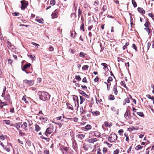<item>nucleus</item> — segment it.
I'll return each instance as SVG.
<instances>
[{"label": "nucleus", "instance_id": "obj_1", "mask_svg": "<svg viewBox=\"0 0 154 154\" xmlns=\"http://www.w3.org/2000/svg\"><path fill=\"white\" fill-rule=\"evenodd\" d=\"M37 94L39 99L44 101L49 100L51 97V95L48 92L44 91H38Z\"/></svg>", "mask_w": 154, "mask_h": 154}, {"label": "nucleus", "instance_id": "obj_2", "mask_svg": "<svg viewBox=\"0 0 154 154\" xmlns=\"http://www.w3.org/2000/svg\"><path fill=\"white\" fill-rule=\"evenodd\" d=\"M117 136L115 134H111L108 138V140L111 143L115 142L117 140Z\"/></svg>", "mask_w": 154, "mask_h": 154}, {"label": "nucleus", "instance_id": "obj_3", "mask_svg": "<svg viewBox=\"0 0 154 154\" xmlns=\"http://www.w3.org/2000/svg\"><path fill=\"white\" fill-rule=\"evenodd\" d=\"M23 83L30 86L32 85L34 83V82L32 80H28L25 79L23 81Z\"/></svg>", "mask_w": 154, "mask_h": 154}, {"label": "nucleus", "instance_id": "obj_4", "mask_svg": "<svg viewBox=\"0 0 154 154\" xmlns=\"http://www.w3.org/2000/svg\"><path fill=\"white\" fill-rule=\"evenodd\" d=\"M21 3L22 4L21 9L22 10H24L27 7V6L28 5V3L27 2H26L24 0L21 1Z\"/></svg>", "mask_w": 154, "mask_h": 154}, {"label": "nucleus", "instance_id": "obj_5", "mask_svg": "<svg viewBox=\"0 0 154 154\" xmlns=\"http://www.w3.org/2000/svg\"><path fill=\"white\" fill-rule=\"evenodd\" d=\"M124 117L127 119H129L131 118V116L130 114V111L127 110L124 114Z\"/></svg>", "mask_w": 154, "mask_h": 154}, {"label": "nucleus", "instance_id": "obj_6", "mask_svg": "<svg viewBox=\"0 0 154 154\" xmlns=\"http://www.w3.org/2000/svg\"><path fill=\"white\" fill-rule=\"evenodd\" d=\"M53 131V130L50 128H48L45 131V134L46 136H48L47 134H51Z\"/></svg>", "mask_w": 154, "mask_h": 154}, {"label": "nucleus", "instance_id": "obj_7", "mask_svg": "<svg viewBox=\"0 0 154 154\" xmlns=\"http://www.w3.org/2000/svg\"><path fill=\"white\" fill-rule=\"evenodd\" d=\"M85 137V135L83 134H78L76 136V137L78 139V140H81L83 139Z\"/></svg>", "mask_w": 154, "mask_h": 154}, {"label": "nucleus", "instance_id": "obj_8", "mask_svg": "<svg viewBox=\"0 0 154 154\" xmlns=\"http://www.w3.org/2000/svg\"><path fill=\"white\" fill-rule=\"evenodd\" d=\"M12 126L15 127L17 130H19L20 128L22 127L23 125L20 124V123H16L13 124Z\"/></svg>", "mask_w": 154, "mask_h": 154}, {"label": "nucleus", "instance_id": "obj_9", "mask_svg": "<svg viewBox=\"0 0 154 154\" xmlns=\"http://www.w3.org/2000/svg\"><path fill=\"white\" fill-rule=\"evenodd\" d=\"M111 110L113 111L116 114H119V109H116L114 106H112L111 108Z\"/></svg>", "mask_w": 154, "mask_h": 154}, {"label": "nucleus", "instance_id": "obj_10", "mask_svg": "<svg viewBox=\"0 0 154 154\" xmlns=\"http://www.w3.org/2000/svg\"><path fill=\"white\" fill-rule=\"evenodd\" d=\"M31 64L30 63H27L24 65L23 67L22 68L23 71H24V70L26 69L27 68L31 66Z\"/></svg>", "mask_w": 154, "mask_h": 154}, {"label": "nucleus", "instance_id": "obj_11", "mask_svg": "<svg viewBox=\"0 0 154 154\" xmlns=\"http://www.w3.org/2000/svg\"><path fill=\"white\" fill-rule=\"evenodd\" d=\"M97 141V139L96 138H92L88 140V142L89 143H93L94 142Z\"/></svg>", "mask_w": 154, "mask_h": 154}, {"label": "nucleus", "instance_id": "obj_12", "mask_svg": "<svg viewBox=\"0 0 154 154\" xmlns=\"http://www.w3.org/2000/svg\"><path fill=\"white\" fill-rule=\"evenodd\" d=\"M80 112L81 114H85L87 112L86 110L84 109L83 107H81L80 108Z\"/></svg>", "mask_w": 154, "mask_h": 154}, {"label": "nucleus", "instance_id": "obj_13", "mask_svg": "<svg viewBox=\"0 0 154 154\" xmlns=\"http://www.w3.org/2000/svg\"><path fill=\"white\" fill-rule=\"evenodd\" d=\"M113 91L114 94L116 95H117L118 94V91L117 89L116 85H114L113 88Z\"/></svg>", "mask_w": 154, "mask_h": 154}, {"label": "nucleus", "instance_id": "obj_14", "mask_svg": "<svg viewBox=\"0 0 154 154\" xmlns=\"http://www.w3.org/2000/svg\"><path fill=\"white\" fill-rule=\"evenodd\" d=\"M35 20L38 23L42 24L43 23V19L42 18H36L35 19Z\"/></svg>", "mask_w": 154, "mask_h": 154}, {"label": "nucleus", "instance_id": "obj_15", "mask_svg": "<svg viewBox=\"0 0 154 154\" xmlns=\"http://www.w3.org/2000/svg\"><path fill=\"white\" fill-rule=\"evenodd\" d=\"M66 105L68 109H71L73 110V108L72 106L69 103H66Z\"/></svg>", "mask_w": 154, "mask_h": 154}, {"label": "nucleus", "instance_id": "obj_16", "mask_svg": "<svg viewBox=\"0 0 154 154\" xmlns=\"http://www.w3.org/2000/svg\"><path fill=\"white\" fill-rule=\"evenodd\" d=\"M92 114L93 116H97L100 115V112L97 111H94L92 112Z\"/></svg>", "mask_w": 154, "mask_h": 154}, {"label": "nucleus", "instance_id": "obj_17", "mask_svg": "<svg viewBox=\"0 0 154 154\" xmlns=\"http://www.w3.org/2000/svg\"><path fill=\"white\" fill-rule=\"evenodd\" d=\"M138 128L137 127H135L133 126H131L128 128V130L130 131H131L134 130H137Z\"/></svg>", "mask_w": 154, "mask_h": 154}, {"label": "nucleus", "instance_id": "obj_18", "mask_svg": "<svg viewBox=\"0 0 154 154\" xmlns=\"http://www.w3.org/2000/svg\"><path fill=\"white\" fill-rule=\"evenodd\" d=\"M137 10L140 13L143 14H144L145 13V11L142 8H141L139 7L137 9Z\"/></svg>", "mask_w": 154, "mask_h": 154}, {"label": "nucleus", "instance_id": "obj_19", "mask_svg": "<svg viewBox=\"0 0 154 154\" xmlns=\"http://www.w3.org/2000/svg\"><path fill=\"white\" fill-rule=\"evenodd\" d=\"M39 119L41 121H42L43 122H45L46 121H47V118L46 117H40L39 118Z\"/></svg>", "mask_w": 154, "mask_h": 154}, {"label": "nucleus", "instance_id": "obj_20", "mask_svg": "<svg viewBox=\"0 0 154 154\" xmlns=\"http://www.w3.org/2000/svg\"><path fill=\"white\" fill-rule=\"evenodd\" d=\"M121 85L122 86H123L125 88L127 89H128V88L126 85L124 81H121Z\"/></svg>", "mask_w": 154, "mask_h": 154}, {"label": "nucleus", "instance_id": "obj_21", "mask_svg": "<svg viewBox=\"0 0 154 154\" xmlns=\"http://www.w3.org/2000/svg\"><path fill=\"white\" fill-rule=\"evenodd\" d=\"M84 128L85 129L88 130L91 128V126L90 125H87L86 126L84 127Z\"/></svg>", "mask_w": 154, "mask_h": 154}, {"label": "nucleus", "instance_id": "obj_22", "mask_svg": "<svg viewBox=\"0 0 154 154\" xmlns=\"http://www.w3.org/2000/svg\"><path fill=\"white\" fill-rule=\"evenodd\" d=\"M67 119H69L71 121H73L74 122H77L78 121V118L76 117H75L74 118H68Z\"/></svg>", "mask_w": 154, "mask_h": 154}, {"label": "nucleus", "instance_id": "obj_23", "mask_svg": "<svg viewBox=\"0 0 154 154\" xmlns=\"http://www.w3.org/2000/svg\"><path fill=\"white\" fill-rule=\"evenodd\" d=\"M41 128L39 125H35V131L37 132L40 130Z\"/></svg>", "mask_w": 154, "mask_h": 154}, {"label": "nucleus", "instance_id": "obj_24", "mask_svg": "<svg viewBox=\"0 0 154 154\" xmlns=\"http://www.w3.org/2000/svg\"><path fill=\"white\" fill-rule=\"evenodd\" d=\"M5 99L9 102L10 100V96L9 94L7 95L5 97Z\"/></svg>", "mask_w": 154, "mask_h": 154}, {"label": "nucleus", "instance_id": "obj_25", "mask_svg": "<svg viewBox=\"0 0 154 154\" xmlns=\"http://www.w3.org/2000/svg\"><path fill=\"white\" fill-rule=\"evenodd\" d=\"M80 104H82L83 102H84V101L85 100V98H84V97L82 96H80Z\"/></svg>", "mask_w": 154, "mask_h": 154}, {"label": "nucleus", "instance_id": "obj_26", "mask_svg": "<svg viewBox=\"0 0 154 154\" xmlns=\"http://www.w3.org/2000/svg\"><path fill=\"white\" fill-rule=\"evenodd\" d=\"M109 99L110 100H113L115 99V97L114 96L112 95H110L108 97Z\"/></svg>", "mask_w": 154, "mask_h": 154}, {"label": "nucleus", "instance_id": "obj_27", "mask_svg": "<svg viewBox=\"0 0 154 154\" xmlns=\"http://www.w3.org/2000/svg\"><path fill=\"white\" fill-rule=\"evenodd\" d=\"M143 146H141L140 145H138L136 147L135 149L137 150H139V149L143 148Z\"/></svg>", "mask_w": 154, "mask_h": 154}, {"label": "nucleus", "instance_id": "obj_28", "mask_svg": "<svg viewBox=\"0 0 154 154\" xmlns=\"http://www.w3.org/2000/svg\"><path fill=\"white\" fill-rule=\"evenodd\" d=\"M150 24V23H149L148 21H146L145 24H144V26L145 28L149 27V25Z\"/></svg>", "mask_w": 154, "mask_h": 154}, {"label": "nucleus", "instance_id": "obj_29", "mask_svg": "<svg viewBox=\"0 0 154 154\" xmlns=\"http://www.w3.org/2000/svg\"><path fill=\"white\" fill-rule=\"evenodd\" d=\"M80 29L82 30L83 32L85 31V29L84 28V24L83 22H82L80 26Z\"/></svg>", "mask_w": 154, "mask_h": 154}, {"label": "nucleus", "instance_id": "obj_30", "mask_svg": "<svg viewBox=\"0 0 154 154\" xmlns=\"http://www.w3.org/2000/svg\"><path fill=\"white\" fill-rule=\"evenodd\" d=\"M28 123L26 122H24L23 123V125L24 126V127H23L24 129H25L26 130H27V129L26 128L27 126Z\"/></svg>", "mask_w": 154, "mask_h": 154}, {"label": "nucleus", "instance_id": "obj_31", "mask_svg": "<svg viewBox=\"0 0 154 154\" xmlns=\"http://www.w3.org/2000/svg\"><path fill=\"white\" fill-rule=\"evenodd\" d=\"M132 4L134 8L136 7L137 6V4L136 2H135V1L134 0H132Z\"/></svg>", "mask_w": 154, "mask_h": 154}, {"label": "nucleus", "instance_id": "obj_32", "mask_svg": "<svg viewBox=\"0 0 154 154\" xmlns=\"http://www.w3.org/2000/svg\"><path fill=\"white\" fill-rule=\"evenodd\" d=\"M52 17H54V18H56L57 17V13L56 12H55V11L51 14Z\"/></svg>", "mask_w": 154, "mask_h": 154}, {"label": "nucleus", "instance_id": "obj_33", "mask_svg": "<svg viewBox=\"0 0 154 154\" xmlns=\"http://www.w3.org/2000/svg\"><path fill=\"white\" fill-rule=\"evenodd\" d=\"M94 136L97 137H100V134L98 132H95L94 134Z\"/></svg>", "mask_w": 154, "mask_h": 154}, {"label": "nucleus", "instance_id": "obj_34", "mask_svg": "<svg viewBox=\"0 0 154 154\" xmlns=\"http://www.w3.org/2000/svg\"><path fill=\"white\" fill-rule=\"evenodd\" d=\"M26 95L24 96L22 98V100L24 101L25 103H28V101L26 100Z\"/></svg>", "mask_w": 154, "mask_h": 154}, {"label": "nucleus", "instance_id": "obj_35", "mask_svg": "<svg viewBox=\"0 0 154 154\" xmlns=\"http://www.w3.org/2000/svg\"><path fill=\"white\" fill-rule=\"evenodd\" d=\"M10 50H11L12 51L14 52L15 50V48H14V47L13 45H12L10 48H8Z\"/></svg>", "mask_w": 154, "mask_h": 154}, {"label": "nucleus", "instance_id": "obj_36", "mask_svg": "<svg viewBox=\"0 0 154 154\" xmlns=\"http://www.w3.org/2000/svg\"><path fill=\"white\" fill-rule=\"evenodd\" d=\"M85 55L86 54H85L84 52H81L79 53V56L81 57H84Z\"/></svg>", "mask_w": 154, "mask_h": 154}, {"label": "nucleus", "instance_id": "obj_37", "mask_svg": "<svg viewBox=\"0 0 154 154\" xmlns=\"http://www.w3.org/2000/svg\"><path fill=\"white\" fill-rule=\"evenodd\" d=\"M137 115H139V116H141V117H143L144 116V114L143 112H137Z\"/></svg>", "mask_w": 154, "mask_h": 154}, {"label": "nucleus", "instance_id": "obj_38", "mask_svg": "<svg viewBox=\"0 0 154 154\" xmlns=\"http://www.w3.org/2000/svg\"><path fill=\"white\" fill-rule=\"evenodd\" d=\"M55 1L54 0H51L50 4L52 5H54L55 4Z\"/></svg>", "mask_w": 154, "mask_h": 154}, {"label": "nucleus", "instance_id": "obj_39", "mask_svg": "<svg viewBox=\"0 0 154 154\" xmlns=\"http://www.w3.org/2000/svg\"><path fill=\"white\" fill-rule=\"evenodd\" d=\"M82 13L81 11L80 10V8H79L78 10V17L79 18L80 17L81 14Z\"/></svg>", "mask_w": 154, "mask_h": 154}, {"label": "nucleus", "instance_id": "obj_40", "mask_svg": "<svg viewBox=\"0 0 154 154\" xmlns=\"http://www.w3.org/2000/svg\"><path fill=\"white\" fill-rule=\"evenodd\" d=\"M89 67V66L88 65H85L83 66L82 67V69L84 70L87 69Z\"/></svg>", "mask_w": 154, "mask_h": 154}, {"label": "nucleus", "instance_id": "obj_41", "mask_svg": "<svg viewBox=\"0 0 154 154\" xmlns=\"http://www.w3.org/2000/svg\"><path fill=\"white\" fill-rule=\"evenodd\" d=\"M73 99L74 101H77V103H78V99L77 96L74 95L73 96Z\"/></svg>", "mask_w": 154, "mask_h": 154}, {"label": "nucleus", "instance_id": "obj_42", "mask_svg": "<svg viewBox=\"0 0 154 154\" xmlns=\"http://www.w3.org/2000/svg\"><path fill=\"white\" fill-rule=\"evenodd\" d=\"M6 137V136H4L3 134H2L0 136V138L2 140H4Z\"/></svg>", "mask_w": 154, "mask_h": 154}, {"label": "nucleus", "instance_id": "obj_43", "mask_svg": "<svg viewBox=\"0 0 154 154\" xmlns=\"http://www.w3.org/2000/svg\"><path fill=\"white\" fill-rule=\"evenodd\" d=\"M119 152V149H117L114 151L113 154H118Z\"/></svg>", "mask_w": 154, "mask_h": 154}, {"label": "nucleus", "instance_id": "obj_44", "mask_svg": "<svg viewBox=\"0 0 154 154\" xmlns=\"http://www.w3.org/2000/svg\"><path fill=\"white\" fill-rule=\"evenodd\" d=\"M148 15L149 17H151L152 19H154V16L152 13H149L148 14Z\"/></svg>", "mask_w": 154, "mask_h": 154}, {"label": "nucleus", "instance_id": "obj_45", "mask_svg": "<svg viewBox=\"0 0 154 154\" xmlns=\"http://www.w3.org/2000/svg\"><path fill=\"white\" fill-rule=\"evenodd\" d=\"M75 79L78 81H80L81 79L79 75H76L75 76Z\"/></svg>", "mask_w": 154, "mask_h": 154}, {"label": "nucleus", "instance_id": "obj_46", "mask_svg": "<svg viewBox=\"0 0 154 154\" xmlns=\"http://www.w3.org/2000/svg\"><path fill=\"white\" fill-rule=\"evenodd\" d=\"M76 33L75 31H72V32L71 34V37H72L73 38L75 36V35H75Z\"/></svg>", "mask_w": 154, "mask_h": 154}, {"label": "nucleus", "instance_id": "obj_47", "mask_svg": "<svg viewBox=\"0 0 154 154\" xmlns=\"http://www.w3.org/2000/svg\"><path fill=\"white\" fill-rule=\"evenodd\" d=\"M4 122L8 125H9L10 123V121L8 120H4Z\"/></svg>", "mask_w": 154, "mask_h": 154}, {"label": "nucleus", "instance_id": "obj_48", "mask_svg": "<svg viewBox=\"0 0 154 154\" xmlns=\"http://www.w3.org/2000/svg\"><path fill=\"white\" fill-rule=\"evenodd\" d=\"M107 148H106V147H104L103 148V153L104 154H105L107 152Z\"/></svg>", "mask_w": 154, "mask_h": 154}, {"label": "nucleus", "instance_id": "obj_49", "mask_svg": "<svg viewBox=\"0 0 154 154\" xmlns=\"http://www.w3.org/2000/svg\"><path fill=\"white\" fill-rule=\"evenodd\" d=\"M112 78L111 77H109L107 79V81L109 83L110 82L112 81Z\"/></svg>", "mask_w": 154, "mask_h": 154}, {"label": "nucleus", "instance_id": "obj_50", "mask_svg": "<svg viewBox=\"0 0 154 154\" xmlns=\"http://www.w3.org/2000/svg\"><path fill=\"white\" fill-rule=\"evenodd\" d=\"M69 51L71 53L74 54L75 51V50L70 48L69 50Z\"/></svg>", "mask_w": 154, "mask_h": 154}, {"label": "nucleus", "instance_id": "obj_51", "mask_svg": "<svg viewBox=\"0 0 154 154\" xmlns=\"http://www.w3.org/2000/svg\"><path fill=\"white\" fill-rule=\"evenodd\" d=\"M145 30L148 33V34L150 33V31L149 27L145 28Z\"/></svg>", "mask_w": 154, "mask_h": 154}, {"label": "nucleus", "instance_id": "obj_52", "mask_svg": "<svg viewBox=\"0 0 154 154\" xmlns=\"http://www.w3.org/2000/svg\"><path fill=\"white\" fill-rule=\"evenodd\" d=\"M132 47L136 51H137V48L135 44H133L132 45Z\"/></svg>", "mask_w": 154, "mask_h": 154}, {"label": "nucleus", "instance_id": "obj_53", "mask_svg": "<svg viewBox=\"0 0 154 154\" xmlns=\"http://www.w3.org/2000/svg\"><path fill=\"white\" fill-rule=\"evenodd\" d=\"M32 44L35 46V47H37V48H38V47L39 46V44L34 42H32Z\"/></svg>", "mask_w": 154, "mask_h": 154}, {"label": "nucleus", "instance_id": "obj_54", "mask_svg": "<svg viewBox=\"0 0 154 154\" xmlns=\"http://www.w3.org/2000/svg\"><path fill=\"white\" fill-rule=\"evenodd\" d=\"M19 131L20 134V136H23L25 134L24 133H22V131L20 129L18 130Z\"/></svg>", "mask_w": 154, "mask_h": 154}, {"label": "nucleus", "instance_id": "obj_55", "mask_svg": "<svg viewBox=\"0 0 154 154\" xmlns=\"http://www.w3.org/2000/svg\"><path fill=\"white\" fill-rule=\"evenodd\" d=\"M79 92L80 93V94L83 96H84V95L85 94V92H84L83 91L81 90H79Z\"/></svg>", "mask_w": 154, "mask_h": 154}, {"label": "nucleus", "instance_id": "obj_56", "mask_svg": "<svg viewBox=\"0 0 154 154\" xmlns=\"http://www.w3.org/2000/svg\"><path fill=\"white\" fill-rule=\"evenodd\" d=\"M101 65L103 66L105 68H106L107 67V65L106 63H103L101 64Z\"/></svg>", "mask_w": 154, "mask_h": 154}, {"label": "nucleus", "instance_id": "obj_57", "mask_svg": "<svg viewBox=\"0 0 154 154\" xmlns=\"http://www.w3.org/2000/svg\"><path fill=\"white\" fill-rule=\"evenodd\" d=\"M106 5H104L102 8V10L103 12L104 11L106 10Z\"/></svg>", "mask_w": 154, "mask_h": 154}, {"label": "nucleus", "instance_id": "obj_58", "mask_svg": "<svg viewBox=\"0 0 154 154\" xmlns=\"http://www.w3.org/2000/svg\"><path fill=\"white\" fill-rule=\"evenodd\" d=\"M82 82L84 83H87V81L86 78L85 77L82 79Z\"/></svg>", "mask_w": 154, "mask_h": 154}, {"label": "nucleus", "instance_id": "obj_59", "mask_svg": "<svg viewBox=\"0 0 154 154\" xmlns=\"http://www.w3.org/2000/svg\"><path fill=\"white\" fill-rule=\"evenodd\" d=\"M106 143L108 147L109 148H110L112 146V145L109 143L107 142H106Z\"/></svg>", "mask_w": 154, "mask_h": 154}, {"label": "nucleus", "instance_id": "obj_60", "mask_svg": "<svg viewBox=\"0 0 154 154\" xmlns=\"http://www.w3.org/2000/svg\"><path fill=\"white\" fill-rule=\"evenodd\" d=\"M125 101L126 103H130V100L128 98H127L125 99Z\"/></svg>", "mask_w": 154, "mask_h": 154}, {"label": "nucleus", "instance_id": "obj_61", "mask_svg": "<svg viewBox=\"0 0 154 154\" xmlns=\"http://www.w3.org/2000/svg\"><path fill=\"white\" fill-rule=\"evenodd\" d=\"M30 57L32 60H35V57L34 55H32L30 56Z\"/></svg>", "mask_w": 154, "mask_h": 154}, {"label": "nucleus", "instance_id": "obj_62", "mask_svg": "<svg viewBox=\"0 0 154 154\" xmlns=\"http://www.w3.org/2000/svg\"><path fill=\"white\" fill-rule=\"evenodd\" d=\"M8 44V48H9L11 47L12 45L11 44V43L9 42H7Z\"/></svg>", "mask_w": 154, "mask_h": 154}, {"label": "nucleus", "instance_id": "obj_63", "mask_svg": "<svg viewBox=\"0 0 154 154\" xmlns=\"http://www.w3.org/2000/svg\"><path fill=\"white\" fill-rule=\"evenodd\" d=\"M97 154H102L100 152V149L99 148H98L97 149Z\"/></svg>", "mask_w": 154, "mask_h": 154}, {"label": "nucleus", "instance_id": "obj_64", "mask_svg": "<svg viewBox=\"0 0 154 154\" xmlns=\"http://www.w3.org/2000/svg\"><path fill=\"white\" fill-rule=\"evenodd\" d=\"M49 151L46 150L44 151V154H49Z\"/></svg>", "mask_w": 154, "mask_h": 154}]
</instances>
